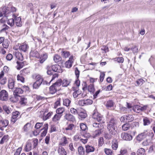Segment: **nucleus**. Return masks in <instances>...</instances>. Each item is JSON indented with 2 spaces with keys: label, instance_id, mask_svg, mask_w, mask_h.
<instances>
[{
  "label": "nucleus",
  "instance_id": "nucleus-1",
  "mask_svg": "<svg viewBox=\"0 0 155 155\" xmlns=\"http://www.w3.org/2000/svg\"><path fill=\"white\" fill-rule=\"evenodd\" d=\"M107 123V128L109 133L113 135H115L117 133V121L112 118Z\"/></svg>",
  "mask_w": 155,
  "mask_h": 155
},
{
  "label": "nucleus",
  "instance_id": "nucleus-2",
  "mask_svg": "<svg viewBox=\"0 0 155 155\" xmlns=\"http://www.w3.org/2000/svg\"><path fill=\"white\" fill-rule=\"evenodd\" d=\"M38 139H35L32 142L28 141L27 142L25 148V150L26 151L28 152L30 151L32 148V144H33V148H36L38 145Z\"/></svg>",
  "mask_w": 155,
  "mask_h": 155
},
{
  "label": "nucleus",
  "instance_id": "nucleus-3",
  "mask_svg": "<svg viewBox=\"0 0 155 155\" xmlns=\"http://www.w3.org/2000/svg\"><path fill=\"white\" fill-rule=\"evenodd\" d=\"M92 117L100 123L104 122L102 116L97 112L96 109H95L93 112Z\"/></svg>",
  "mask_w": 155,
  "mask_h": 155
},
{
  "label": "nucleus",
  "instance_id": "nucleus-4",
  "mask_svg": "<svg viewBox=\"0 0 155 155\" xmlns=\"http://www.w3.org/2000/svg\"><path fill=\"white\" fill-rule=\"evenodd\" d=\"M134 119V117L131 115H124L120 118V120L121 122L128 123L133 121Z\"/></svg>",
  "mask_w": 155,
  "mask_h": 155
},
{
  "label": "nucleus",
  "instance_id": "nucleus-5",
  "mask_svg": "<svg viewBox=\"0 0 155 155\" xmlns=\"http://www.w3.org/2000/svg\"><path fill=\"white\" fill-rule=\"evenodd\" d=\"M21 113L18 111L13 112L12 114V116L11 119V123H15L16 121L21 117Z\"/></svg>",
  "mask_w": 155,
  "mask_h": 155
},
{
  "label": "nucleus",
  "instance_id": "nucleus-6",
  "mask_svg": "<svg viewBox=\"0 0 155 155\" xmlns=\"http://www.w3.org/2000/svg\"><path fill=\"white\" fill-rule=\"evenodd\" d=\"M8 99V94L5 90H3L0 91V100L2 101H7Z\"/></svg>",
  "mask_w": 155,
  "mask_h": 155
},
{
  "label": "nucleus",
  "instance_id": "nucleus-7",
  "mask_svg": "<svg viewBox=\"0 0 155 155\" xmlns=\"http://www.w3.org/2000/svg\"><path fill=\"white\" fill-rule=\"evenodd\" d=\"M92 100L90 99L82 100L78 102V104L82 106H87L93 103Z\"/></svg>",
  "mask_w": 155,
  "mask_h": 155
},
{
  "label": "nucleus",
  "instance_id": "nucleus-8",
  "mask_svg": "<svg viewBox=\"0 0 155 155\" xmlns=\"http://www.w3.org/2000/svg\"><path fill=\"white\" fill-rule=\"evenodd\" d=\"M8 8L5 7H2L0 8V17L5 15L9 16L10 12Z\"/></svg>",
  "mask_w": 155,
  "mask_h": 155
},
{
  "label": "nucleus",
  "instance_id": "nucleus-9",
  "mask_svg": "<svg viewBox=\"0 0 155 155\" xmlns=\"http://www.w3.org/2000/svg\"><path fill=\"white\" fill-rule=\"evenodd\" d=\"M93 126L97 129V133H96L95 136V137H97L101 133V130L103 128V125L101 124L94 123L93 124Z\"/></svg>",
  "mask_w": 155,
  "mask_h": 155
},
{
  "label": "nucleus",
  "instance_id": "nucleus-10",
  "mask_svg": "<svg viewBox=\"0 0 155 155\" xmlns=\"http://www.w3.org/2000/svg\"><path fill=\"white\" fill-rule=\"evenodd\" d=\"M121 137L123 140L126 141H130L133 138L132 136L130 134L126 133H122Z\"/></svg>",
  "mask_w": 155,
  "mask_h": 155
},
{
  "label": "nucleus",
  "instance_id": "nucleus-11",
  "mask_svg": "<svg viewBox=\"0 0 155 155\" xmlns=\"http://www.w3.org/2000/svg\"><path fill=\"white\" fill-rule=\"evenodd\" d=\"M4 73L2 71L0 73V83L1 85H4L6 82L7 79L6 77H4Z\"/></svg>",
  "mask_w": 155,
  "mask_h": 155
},
{
  "label": "nucleus",
  "instance_id": "nucleus-12",
  "mask_svg": "<svg viewBox=\"0 0 155 155\" xmlns=\"http://www.w3.org/2000/svg\"><path fill=\"white\" fill-rule=\"evenodd\" d=\"M13 17L15 20V24L17 27H20L22 25L21 18L20 17H17L15 14H13Z\"/></svg>",
  "mask_w": 155,
  "mask_h": 155
},
{
  "label": "nucleus",
  "instance_id": "nucleus-13",
  "mask_svg": "<svg viewBox=\"0 0 155 155\" xmlns=\"http://www.w3.org/2000/svg\"><path fill=\"white\" fill-rule=\"evenodd\" d=\"M32 77L33 79L36 80L35 81L37 82L42 83V82H43V78L39 74H34L32 75Z\"/></svg>",
  "mask_w": 155,
  "mask_h": 155
},
{
  "label": "nucleus",
  "instance_id": "nucleus-14",
  "mask_svg": "<svg viewBox=\"0 0 155 155\" xmlns=\"http://www.w3.org/2000/svg\"><path fill=\"white\" fill-rule=\"evenodd\" d=\"M48 54L47 53H44L42 54L39 55V62L41 64H42L47 59Z\"/></svg>",
  "mask_w": 155,
  "mask_h": 155
},
{
  "label": "nucleus",
  "instance_id": "nucleus-15",
  "mask_svg": "<svg viewBox=\"0 0 155 155\" xmlns=\"http://www.w3.org/2000/svg\"><path fill=\"white\" fill-rule=\"evenodd\" d=\"M52 71L54 72L58 73L62 72V70L60 66L58 64L53 65L51 66Z\"/></svg>",
  "mask_w": 155,
  "mask_h": 155
},
{
  "label": "nucleus",
  "instance_id": "nucleus-16",
  "mask_svg": "<svg viewBox=\"0 0 155 155\" xmlns=\"http://www.w3.org/2000/svg\"><path fill=\"white\" fill-rule=\"evenodd\" d=\"M23 90L20 88H16L14 91L13 94L18 97H20L19 94L23 93Z\"/></svg>",
  "mask_w": 155,
  "mask_h": 155
},
{
  "label": "nucleus",
  "instance_id": "nucleus-17",
  "mask_svg": "<svg viewBox=\"0 0 155 155\" xmlns=\"http://www.w3.org/2000/svg\"><path fill=\"white\" fill-rule=\"evenodd\" d=\"M64 118L66 120L74 122L75 120V117L70 113H66L64 116Z\"/></svg>",
  "mask_w": 155,
  "mask_h": 155
},
{
  "label": "nucleus",
  "instance_id": "nucleus-18",
  "mask_svg": "<svg viewBox=\"0 0 155 155\" xmlns=\"http://www.w3.org/2000/svg\"><path fill=\"white\" fill-rule=\"evenodd\" d=\"M0 129L2 130H3V127H6L8 124V121L7 120H2L0 121Z\"/></svg>",
  "mask_w": 155,
  "mask_h": 155
},
{
  "label": "nucleus",
  "instance_id": "nucleus-19",
  "mask_svg": "<svg viewBox=\"0 0 155 155\" xmlns=\"http://www.w3.org/2000/svg\"><path fill=\"white\" fill-rule=\"evenodd\" d=\"M48 126V124H45L44 126V127L41 129V130H44L41 134V136L42 137H45L46 135L47 132Z\"/></svg>",
  "mask_w": 155,
  "mask_h": 155
},
{
  "label": "nucleus",
  "instance_id": "nucleus-20",
  "mask_svg": "<svg viewBox=\"0 0 155 155\" xmlns=\"http://www.w3.org/2000/svg\"><path fill=\"white\" fill-rule=\"evenodd\" d=\"M147 131L139 134L137 137V140L139 141H141L147 136Z\"/></svg>",
  "mask_w": 155,
  "mask_h": 155
},
{
  "label": "nucleus",
  "instance_id": "nucleus-21",
  "mask_svg": "<svg viewBox=\"0 0 155 155\" xmlns=\"http://www.w3.org/2000/svg\"><path fill=\"white\" fill-rule=\"evenodd\" d=\"M58 151L59 155H67V153L64 149L61 146H60L58 147Z\"/></svg>",
  "mask_w": 155,
  "mask_h": 155
},
{
  "label": "nucleus",
  "instance_id": "nucleus-22",
  "mask_svg": "<svg viewBox=\"0 0 155 155\" xmlns=\"http://www.w3.org/2000/svg\"><path fill=\"white\" fill-rule=\"evenodd\" d=\"M30 56L38 58L39 57V54L36 50H31L30 53Z\"/></svg>",
  "mask_w": 155,
  "mask_h": 155
},
{
  "label": "nucleus",
  "instance_id": "nucleus-23",
  "mask_svg": "<svg viewBox=\"0 0 155 155\" xmlns=\"http://www.w3.org/2000/svg\"><path fill=\"white\" fill-rule=\"evenodd\" d=\"M86 152L87 153H89L90 152H94V148L91 146L89 145L85 146Z\"/></svg>",
  "mask_w": 155,
  "mask_h": 155
},
{
  "label": "nucleus",
  "instance_id": "nucleus-24",
  "mask_svg": "<svg viewBox=\"0 0 155 155\" xmlns=\"http://www.w3.org/2000/svg\"><path fill=\"white\" fill-rule=\"evenodd\" d=\"M15 81L12 79H9L8 84V86L9 89H13L15 85Z\"/></svg>",
  "mask_w": 155,
  "mask_h": 155
},
{
  "label": "nucleus",
  "instance_id": "nucleus-25",
  "mask_svg": "<svg viewBox=\"0 0 155 155\" xmlns=\"http://www.w3.org/2000/svg\"><path fill=\"white\" fill-rule=\"evenodd\" d=\"M60 50H61V55L63 57L67 58L70 55L69 51L64 50L63 49H60Z\"/></svg>",
  "mask_w": 155,
  "mask_h": 155
},
{
  "label": "nucleus",
  "instance_id": "nucleus-26",
  "mask_svg": "<svg viewBox=\"0 0 155 155\" xmlns=\"http://www.w3.org/2000/svg\"><path fill=\"white\" fill-rule=\"evenodd\" d=\"M16 63L17 64L16 68L18 70H20L26 64V62L25 61L22 62L17 61Z\"/></svg>",
  "mask_w": 155,
  "mask_h": 155
},
{
  "label": "nucleus",
  "instance_id": "nucleus-27",
  "mask_svg": "<svg viewBox=\"0 0 155 155\" xmlns=\"http://www.w3.org/2000/svg\"><path fill=\"white\" fill-rule=\"evenodd\" d=\"M114 101L111 100H109L107 101L105 104V106L108 109H109L114 105Z\"/></svg>",
  "mask_w": 155,
  "mask_h": 155
},
{
  "label": "nucleus",
  "instance_id": "nucleus-28",
  "mask_svg": "<svg viewBox=\"0 0 155 155\" xmlns=\"http://www.w3.org/2000/svg\"><path fill=\"white\" fill-rule=\"evenodd\" d=\"M28 48V46L26 44H24L20 46L19 47V49L24 52H25Z\"/></svg>",
  "mask_w": 155,
  "mask_h": 155
},
{
  "label": "nucleus",
  "instance_id": "nucleus-29",
  "mask_svg": "<svg viewBox=\"0 0 155 155\" xmlns=\"http://www.w3.org/2000/svg\"><path fill=\"white\" fill-rule=\"evenodd\" d=\"M57 91V88L53 84L49 87V92L51 94H54Z\"/></svg>",
  "mask_w": 155,
  "mask_h": 155
},
{
  "label": "nucleus",
  "instance_id": "nucleus-30",
  "mask_svg": "<svg viewBox=\"0 0 155 155\" xmlns=\"http://www.w3.org/2000/svg\"><path fill=\"white\" fill-rule=\"evenodd\" d=\"M53 59L56 63H58L62 60L61 57L58 54H55L53 57Z\"/></svg>",
  "mask_w": 155,
  "mask_h": 155
},
{
  "label": "nucleus",
  "instance_id": "nucleus-31",
  "mask_svg": "<svg viewBox=\"0 0 155 155\" xmlns=\"http://www.w3.org/2000/svg\"><path fill=\"white\" fill-rule=\"evenodd\" d=\"M87 90L91 93V94H94L95 89L93 84H91L88 86Z\"/></svg>",
  "mask_w": 155,
  "mask_h": 155
},
{
  "label": "nucleus",
  "instance_id": "nucleus-32",
  "mask_svg": "<svg viewBox=\"0 0 155 155\" xmlns=\"http://www.w3.org/2000/svg\"><path fill=\"white\" fill-rule=\"evenodd\" d=\"M78 115L82 120L86 118L87 116L85 111H81L78 114Z\"/></svg>",
  "mask_w": 155,
  "mask_h": 155
},
{
  "label": "nucleus",
  "instance_id": "nucleus-33",
  "mask_svg": "<svg viewBox=\"0 0 155 155\" xmlns=\"http://www.w3.org/2000/svg\"><path fill=\"white\" fill-rule=\"evenodd\" d=\"M63 105L66 106L67 107H68L71 103V100L68 98H65L63 100Z\"/></svg>",
  "mask_w": 155,
  "mask_h": 155
},
{
  "label": "nucleus",
  "instance_id": "nucleus-34",
  "mask_svg": "<svg viewBox=\"0 0 155 155\" xmlns=\"http://www.w3.org/2000/svg\"><path fill=\"white\" fill-rule=\"evenodd\" d=\"M70 80H68L67 79H64L62 81V85L63 87H66L69 85L71 83Z\"/></svg>",
  "mask_w": 155,
  "mask_h": 155
},
{
  "label": "nucleus",
  "instance_id": "nucleus-35",
  "mask_svg": "<svg viewBox=\"0 0 155 155\" xmlns=\"http://www.w3.org/2000/svg\"><path fill=\"white\" fill-rule=\"evenodd\" d=\"M131 125L128 123H125L122 126V129L124 131H127L130 127Z\"/></svg>",
  "mask_w": 155,
  "mask_h": 155
},
{
  "label": "nucleus",
  "instance_id": "nucleus-36",
  "mask_svg": "<svg viewBox=\"0 0 155 155\" xmlns=\"http://www.w3.org/2000/svg\"><path fill=\"white\" fill-rule=\"evenodd\" d=\"M15 56L18 59L22 61L23 59V57L21 53L18 52H16L15 54Z\"/></svg>",
  "mask_w": 155,
  "mask_h": 155
},
{
  "label": "nucleus",
  "instance_id": "nucleus-37",
  "mask_svg": "<svg viewBox=\"0 0 155 155\" xmlns=\"http://www.w3.org/2000/svg\"><path fill=\"white\" fill-rule=\"evenodd\" d=\"M137 155H144L145 150L143 148H140L137 150Z\"/></svg>",
  "mask_w": 155,
  "mask_h": 155
},
{
  "label": "nucleus",
  "instance_id": "nucleus-38",
  "mask_svg": "<svg viewBox=\"0 0 155 155\" xmlns=\"http://www.w3.org/2000/svg\"><path fill=\"white\" fill-rule=\"evenodd\" d=\"M6 8H9V11L10 12L9 14V16L10 15L11 12H15L16 11L17 9L15 7L10 5H8Z\"/></svg>",
  "mask_w": 155,
  "mask_h": 155
},
{
  "label": "nucleus",
  "instance_id": "nucleus-39",
  "mask_svg": "<svg viewBox=\"0 0 155 155\" xmlns=\"http://www.w3.org/2000/svg\"><path fill=\"white\" fill-rule=\"evenodd\" d=\"M81 94V91L78 90L74 91L73 94V95L74 98H76L79 96Z\"/></svg>",
  "mask_w": 155,
  "mask_h": 155
},
{
  "label": "nucleus",
  "instance_id": "nucleus-40",
  "mask_svg": "<svg viewBox=\"0 0 155 155\" xmlns=\"http://www.w3.org/2000/svg\"><path fill=\"white\" fill-rule=\"evenodd\" d=\"M78 150L79 155L85 154V150L84 147L82 146H79L78 148Z\"/></svg>",
  "mask_w": 155,
  "mask_h": 155
},
{
  "label": "nucleus",
  "instance_id": "nucleus-41",
  "mask_svg": "<svg viewBox=\"0 0 155 155\" xmlns=\"http://www.w3.org/2000/svg\"><path fill=\"white\" fill-rule=\"evenodd\" d=\"M3 109L7 114L10 113L12 110L10 107L6 105H4L3 106Z\"/></svg>",
  "mask_w": 155,
  "mask_h": 155
},
{
  "label": "nucleus",
  "instance_id": "nucleus-42",
  "mask_svg": "<svg viewBox=\"0 0 155 155\" xmlns=\"http://www.w3.org/2000/svg\"><path fill=\"white\" fill-rule=\"evenodd\" d=\"M62 80L61 79L58 80L53 84L57 88L61 86L62 84Z\"/></svg>",
  "mask_w": 155,
  "mask_h": 155
},
{
  "label": "nucleus",
  "instance_id": "nucleus-43",
  "mask_svg": "<svg viewBox=\"0 0 155 155\" xmlns=\"http://www.w3.org/2000/svg\"><path fill=\"white\" fill-rule=\"evenodd\" d=\"M65 111V108L63 107H60L56 110L57 113L59 115L62 114Z\"/></svg>",
  "mask_w": 155,
  "mask_h": 155
},
{
  "label": "nucleus",
  "instance_id": "nucleus-44",
  "mask_svg": "<svg viewBox=\"0 0 155 155\" xmlns=\"http://www.w3.org/2000/svg\"><path fill=\"white\" fill-rule=\"evenodd\" d=\"M118 144L116 140L113 141L112 142V147L114 150H116L118 148Z\"/></svg>",
  "mask_w": 155,
  "mask_h": 155
},
{
  "label": "nucleus",
  "instance_id": "nucleus-45",
  "mask_svg": "<svg viewBox=\"0 0 155 155\" xmlns=\"http://www.w3.org/2000/svg\"><path fill=\"white\" fill-rule=\"evenodd\" d=\"M8 24L11 26H13L15 24V19L14 18L9 19L7 22Z\"/></svg>",
  "mask_w": 155,
  "mask_h": 155
},
{
  "label": "nucleus",
  "instance_id": "nucleus-46",
  "mask_svg": "<svg viewBox=\"0 0 155 155\" xmlns=\"http://www.w3.org/2000/svg\"><path fill=\"white\" fill-rule=\"evenodd\" d=\"M61 115L59 114H55L53 118V121H54L56 122L60 119Z\"/></svg>",
  "mask_w": 155,
  "mask_h": 155
},
{
  "label": "nucleus",
  "instance_id": "nucleus-47",
  "mask_svg": "<svg viewBox=\"0 0 155 155\" xmlns=\"http://www.w3.org/2000/svg\"><path fill=\"white\" fill-rule=\"evenodd\" d=\"M41 84L42 83H40L35 81L33 85V88L35 89H38Z\"/></svg>",
  "mask_w": 155,
  "mask_h": 155
},
{
  "label": "nucleus",
  "instance_id": "nucleus-48",
  "mask_svg": "<svg viewBox=\"0 0 155 155\" xmlns=\"http://www.w3.org/2000/svg\"><path fill=\"white\" fill-rule=\"evenodd\" d=\"M104 152L107 155H113L112 151L110 149L105 148L104 149Z\"/></svg>",
  "mask_w": 155,
  "mask_h": 155
},
{
  "label": "nucleus",
  "instance_id": "nucleus-49",
  "mask_svg": "<svg viewBox=\"0 0 155 155\" xmlns=\"http://www.w3.org/2000/svg\"><path fill=\"white\" fill-rule=\"evenodd\" d=\"M21 72L23 74H28L30 73V71L28 68H26L23 69Z\"/></svg>",
  "mask_w": 155,
  "mask_h": 155
},
{
  "label": "nucleus",
  "instance_id": "nucleus-50",
  "mask_svg": "<svg viewBox=\"0 0 155 155\" xmlns=\"http://www.w3.org/2000/svg\"><path fill=\"white\" fill-rule=\"evenodd\" d=\"M134 111L137 113H139L140 112V106L136 105L133 108Z\"/></svg>",
  "mask_w": 155,
  "mask_h": 155
},
{
  "label": "nucleus",
  "instance_id": "nucleus-51",
  "mask_svg": "<svg viewBox=\"0 0 155 155\" xmlns=\"http://www.w3.org/2000/svg\"><path fill=\"white\" fill-rule=\"evenodd\" d=\"M143 125L144 126L148 125L150 124V121L147 117H144L143 119Z\"/></svg>",
  "mask_w": 155,
  "mask_h": 155
},
{
  "label": "nucleus",
  "instance_id": "nucleus-52",
  "mask_svg": "<svg viewBox=\"0 0 155 155\" xmlns=\"http://www.w3.org/2000/svg\"><path fill=\"white\" fill-rule=\"evenodd\" d=\"M73 62L68 60L65 63V66L66 68H70L72 66V63Z\"/></svg>",
  "mask_w": 155,
  "mask_h": 155
},
{
  "label": "nucleus",
  "instance_id": "nucleus-53",
  "mask_svg": "<svg viewBox=\"0 0 155 155\" xmlns=\"http://www.w3.org/2000/svg\"><path fill=\"white\" fill-rule=\"evenodd\" d=\"M20 103L21 105H25L27 103V99L25 97L21 98Z\"/></svg>",
  "mask_w": 155,
  "mask_h": 155
},
{
  "label": "nucleus",
  "instance_id": "nucleus-54",
  "mask_svg": "<svg viewBox=\"0 0 155 155\" xmlns=\"http://www.w3.org/2000/svg\"><path fill=\"white\" fill-rule=\"evenodd\" d=\"M52 114V112H49L46 115L43 116V119L44 120H47V119H49V118L51 117Z\"/></svg>",
  "mask_w": 155,
  "mask_h": 155
},
{
  "label": "nucleus",
  "instance_id": "nucleus-55",
  "mask_svg": "<svg viewBox=\"0 0 155 155\" xmlns=\"http://www.w3.org/2000/svg\"><path fill=\"white\" fill-rule=\"evenodd\" d=\"M8 135H4L3 137L2 138L0 141V144H3L4 143V142L6 140H8Z\"/></svg>",
  "mask_w": 155,
  "mask_h": 155
},
{
  "label": "nucleus",
  "instance_id": "nucleus-56",
  "mask_svg": "<svg viewBox=\"0 0 155 155\" xmlns=\"http://www.w3.org/2000/svg\"><path fill=\"white\" fill-rule=\"evenodd\" d=\"M112 135H113L111 134L106 133L104 135V137L106 139L110 140L112 137Z\"/></svg>",
  "mask_w": 155,
  "mask_h": 155
},
{
  "label": "nucleus",
  "instance_id": "nucleus-57",
  "mask_svg": "<svg viewBox=\"0 0 155 155\" xmlns=\"http://www.w3.org/2000/svg\"><path fill=\"white\" fill-rule=\"evenodd\" d=\"M10 101L13 102H16L18 100V98L16 96H14V97H12L9 99Z\"/></svg>",
  "mask_w": 155,
  "mask_h": 155
},
{
  "label": "nucleus",
  "instance_id": "nucleus-58",
  "mask_svg": "<svg viewBox=\"0 0 155 155\" xmlns=\"http://www.w3.org/2000/svg\"><path fill=\"white\" fill-rule=\"evenodd\" d=\"M80 127L81 130L83 131H85L87 128L86 124L82 123L80 124Z\"/></svg>",
  "mask_w": 155,
  "mask_h": 155
},
{
  "label": "nucleus",
  "instance_id": "nucleus-59",
  "mask_svg": "<svg viewBox=\"0 0 155 155\" xmlns=\"http://www.w3.org/2000/svg\"><path fill=\"white\" fill-rule=\"evenodd\" d=\"M151 142V140L150 139H147L146 140L143 141L142 142V144L143 146H147L149 145Z\"/></svg>",
  "mask_w": 155,
  "mask_h": 155
},
{
  "label": "nucleus",
  "instance_id": "nucleus-60",
  "mask_svg": "<svg viewBox=\"0 0 155 155\" xmlns=\"http://www.w3.org/2000/svg\"><path fill=\"white\" fill-rule=\"evenodd\" d=\"M130 127L132 128L135 127H138L139 126V123L137 122H134L132 123Z\"/></svg>",
  "mask_w": 155,
  "mask_h": 155
},
{
  "label": "nucleus",
  "instance_id": "nucleus-61",
  "mask_svg": "<svg viewBox=\"0 0 155 155\" xmlns=\"http://www.w3.org/2000/svg\"><path fill=\"white\" fill-rule=\"evenodd\" d=\"M144 81L142 79H140L138 80L136 82V84H137L136 85V86H139L140 84H142L143 83Z\"/></svg>",
  "mask_w": 155,
  "mask_h": 155
},
{
  "label": "nucleus",
  "instance_id": "nucleus-62",
  "mask_svg": "<svg viewBox=\"0 0 155 155\" xmlns=\"http://www.w3.org/2000/svg\"><path fill=\"white\" fill-rule=\"evenodd\" d=\"M101 50L103 51L104 53H106L109 51L108 47L105 45H103L101 47Z\"/></svg>",
  "mask_w": 155,
  "mask_h": 155
},
{
  "label": "nucleus",
  "instance_id": "nucleus-63",
  "mask_svg": "<svg viewBox=\"0 0 155 155\" xmlns=\"http://www.w3.org/2000/svg\"><path fill=\"white\" fill-rule=\"evenodd\" d=\"M147 136L150 137V140H152L154 136V134L153 132L150 131L148 132L147 131Z\"/></svg>",
  "mask_w": 155,
  "mask_h": 155
},
{
  "label": "nucleus",
  "instance_id": "nucleus-64",
  "mask_svg": "<svg viewBox=\"0 0 155 155\" xmlns=\"http://www.w3.org/2000/svg\"><path fill=\"white\" fill-rule=\"evenodd\" d=\"M127 150L126 149H121L120 151V154L118 155H125L127 153Z\"/></svg>",
  "mask_w": 155,
  "mask_h": 155
}]
</instances>
